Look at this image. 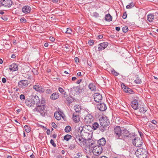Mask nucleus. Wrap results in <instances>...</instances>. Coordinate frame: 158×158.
<instances>
[{
    "label": "nucleus",
    "instance_id": "nucleus-48",
    "mask_svg": "<svg viewBox=\"0 0 158 158\" xmlns=\"http://www.w3.org/2000/svg\"><path fill=\"white\" fill-rule=\"evenodd\" d=\"M89 44L90 45H92L94 44V42L92 40H90L89 41Z\"/></svg>",
    "mask_w": 158,
    "mask_h": 158
},
{
    "label": "nucleus",
    "instance_id": "nucleus-24",
    "mask_svg": "<svg viewBox=\"0 0 158 158\" xmlns=\"http://www.w3.org/2000/svg\"><path fill=\"white\" fill-rule=\"evenodd\" d=\"M74 109L76 112V113H79L81 110V106L79 105L75 106L74 107Z\"/></svg>",
    "mask_w": 158,
    "mask_h": 158
},
{
    "label": "nucleus",
    "instance_id": "nucleus-25",
    "mask_svg": "<svg viewBox=\"0 0 158 158\" xmlns=\"http://www.w3.org/2000/svg\"><path fill=\"white\" fill-rule=\"evenodd\" d=\"M42 105H45V99L42 98L41 101L40 100L39 103L37 104V106H42Z\"/></svg>",
    "mask_w": 158,
    "mask_h": 158
},
{
    "label": "nucleus",
    "instance_id": "nucleus-1",
    "mask_svg": "<svg viewBox=\"0 0 158 158\" xmlns=\"http://www.w3.org/2000/svg\"><path fill=\"white\" fill-rule=\"evenodd\" d=\"M99 121L100 124L99 130L102 132H104L110 124L109 120L106 118L102 117L99 119Z\"/></svg>",
    "mask_w": 158,
    "mask_h": 158
},
{
    "label": "nucleus",
    "instance_id": "nucleus-28",
    "mask_svg": "<svg viewBox=\"0 0 158 158\" xmlns=\"http://www.w3.org/2000/svg\"><path fill=\"white\" fill-rule=\"evenodd\" d=\"M123 136L128 137V136L129 131L126 129H123Z\"/></svg>",
    "mask_w": 158,
    "mask_h": 158
},
{
    "label": "nucleus",
    "instance_id": "nucleus-4",
    "mask_svg": "<svg viewBox=\"0 0 158 158\" xmlns=\"http://www.w3.org/2000/svg\"><path fill=\"white\" fill-rule=\"evenodd\" d=\"M135 153L139 158H146L147 152L146 150L141 148L138 149Z\"/></svg>",
    "mask_w": 158,
    "mask_h": 158
},
{
    "label": "nucleus",
    "instance_id": "nucleus-41",
    "mask_svg": "<svg viewBox=\"0 0 158 158\" xmlns=\"http://www.w3.org/2000/svg\"><path fill=\"white\" fill-rule=\"evenodd\" d=\"M93 16L95 18L99 17V14L96 12H94L93 13Z\"/></svg>",
    "mask_w": 158,
    "mask_h": 158
},
{
    "label": "nucleus",
    "instance_id": "nucleus-22",
    "mask_svg": "<svg viewBox=\"0 0 158 158\" xmlns=\"http://www.w3.org/2000/svg\"><path fill=\"white\" fill-rule=\"evenodd\" d=\"M148 20L149 22H152L154 18V15L152 14H149L148 15Z\"/></svg>",
    "mask_w": 158,
    "mask_h": 158
},
{
    "label": "nucleus",
    "instance_id": "nucleus-34",
    "mask_svg": "<svg viewBox=\"0 0 158 158\" xmlns=\"http://www.w3.org/2000/svg\"><path fill=\"white\" fill-rule=\"evenodd\" d=\"M89 89L91 91H93L95 89V86H94L92 83H91L89 85Z\"/></svg>",
    "mask_w": 158,
    "mask_h": 158
},
{
    "label": "nucleus",
    "instance_id": "nucleus-44",
    "mask_svg": "<svg viewBox=\"0 0 158 158\" xmlns=\"http://www.w3.org/2000/svg\"><path fill=\"white\" fill-rule=\"evenodd\" d=\"M127 93H128L130 94H132L134 93V91L130 88H128L127 89Z\"/></svg>",
    "mask_w": 158,
    "mask_h": 158
},
{
    "label": "nucleus",
    "instance_id": "nucleus-27",
    "mask_svg": "<svg viewBox=\"0 0 158 158\" xmlns=\"http://www.w3.org/2000/svg\"><path fill=\"white\" fill-rule=\"evenodd\" d=\"M112 17L110 14H107L106 15L105 17V19L107 21H110L112 20Z\"/></svg>",
    "mask_w": 158,
    "mask_h": 158
},
{
    "label": "nucleus",
    "instance_id": "nucleus-63",
    "mask_svg": "<svg viewBox=\"0 0 158 158\" xmlns=\"http://www.w3.org/2000/svg\"><path fill=\"white\" fill-rule=\"evenodd\" d=\"M87 64H88V65L89 66H90V67H91V66H92V63L90 62H87Z\"/></svg>",
    "mask_w": 158,
    "mask_h": 158
},
{
    "label": "nucleus",
    "instance_id": "nucleus-59",
    "mask_svg": "<svg viewBox=\"0 0 158 158\" xmlns=\"http://www.w3.org/2000/svg\"><path fill=\"white\" fill-rule=\"evenodd\" d=\"M152 122L154 124H156L157 123V122L155 120H152Z\"/></svg>",
    "mask_w": 158,
    "mask_h": 158
},
{
    "label": "nucleus",
    "instance_id": "nucleus-53",
    "mask_svg": "<svg viewBox=\"0 0 158 158\" xmlns=\"http://www.w3.org/2000/svg\"><path fill=\"white\" fill-rule=\"evenodd\" d=\"M70 92H73V91L75 90V87H73L72 88H70Z\"/></svg>",
    "mask_w": 158,
    "mask_h": 158
},
{
    "label": "nucleus",
    "instance_id": "nucleus-7",
    "mask_svg": "<svg viewBox=\"0 0 158 158\" xmlns=\"http://www.w3.org/2000/svg\"><path fill=\"white\" fill-rule=\"evenodd\" d=\"M142 143L141 139L138 137L135 138L133 142V144L137 147H139L141 146Z\"/></svg>",
    "mask_w": 158,
    "mask_h": 158
},
{
    "label": "nucleus",
    "instance_id": "nucleus-26",
    "mask_svg": "<svg viewBox=\"0 0 158 158\" xmlns=\"http://www.w3.org/2000/svg\"><path fill=\"white\" fill-rule=\"evenodd\" d=\"M93 129L94 130H96L98 128H99V127L100 126L99 125V124L97 122L94 123L92 125Z\"/></svg>",
    "mask_w": 158,
    "mask_h": 158
},
{
    "label": "nucleus",
    "instance_id": "nucleus-54",
    "mask_svg": "<svg viewBox=\"0 0 158 158\" xmlns=\"http://www.w3.org/2000/svg\"><path fill=\"white\" fill-rule=\"evenodd\" d=\"M51 92V90L50 89H47L46 90V93L47 94H50Z\"/></svg>",
    "mask_w": 158,
    "mask_h": 158
},
{
    "label": "nucleus",
    "instance_id": "nucleus-5",
    "mask_svg": "<svg viewBox=\"0 0 158 158\" xmlns=\"http://www.w3.org/2000/svg\"><path fill=\"white\" fill-rule=\"evenodd\" d=\"M114 135L119 139H121L120 137H122L123 135V130L119 126L116 127L114 129Z\"/></svg>",
    "mask_w": 158,
    "mask_h": 158
},
{
    "label": "nucleus",
    "instance_id": "nucleus-18",
    "mask_svg": "<svg viewBox=\"0 0 158 158\" xmlns=\"http://www.w3.org/2000/svg\"><path fill=\"white\" fill-rule=\"evenodd\" d=\"M9 68L10 70L14 71L18 70V66L16 64L13 63L10 66Z\"/></svg>",
    "mask_w": 158,
    "mask_h": 158
},
{
    "label": "nucleus",
    "instance_id": "nucleus-13",
    "mask_svg": "<svg viewBox=\"0 0 158 158\" xmlns=\"http://www.w3.org/2000/svg\"><path fill=\"white\" fill-rule=\"evenodd\" d=\"M97 108L102 111H105L107 109L106 105L104 103H101L97 105Z\"/></svg>",
    "mask_w": 158,
    "mask_h": 158
},
{
    "label": "nucleus",
    "instance_id": "nucleus-40",
    "mask_svg": "<svg viewBox=\"0 0 158 158\" xmlns=\"http://www.w3.org/2000/svg\"><path fill=\"white\" fill-rule=\"evenodd\" d=\"M69 148L70 149L73 150L76 148V145L74 143L71 144Z\"/></svg>",
    "mask_w": 158,
    "mask_h": 158
},
{
    "label": "nucleus",
    "instance_id": "nucleus-17",
    "mask_svg": "<svg viewBox=\"0 0 158 158\" xmlns=\"http://www.w3.org/2000/svg\"><path fill=\"white\" fill-rule=\"evenodd\" d=\"M73 116V120L75 123H77L80 121V118L78 114L76 113H74Z\"/></svg>",
    "mask_w": 158,
    "mask_h": 158
},
{
    "label": "nucleus",
    "instance_id": "nucleus-51",
    "mask_svg": "<svg viewBox=\"0 0 158 158\" xmlns=\"http://www.w3.org/2000/svg\"><path fill=\"white\" fill-rule=\"evenodd\" d=\"M52 126L54 128H56L57 127V125L54 122H52Z\"/></svg>",
    "mask_w": 158,
    "mask_h": 158
},
{
    "label": "nucleus",
    "instance_id": "nucleus-52",
    "mask_svg": "<svg viewBox=\"0 0 158 158\" xmlns=\"http://www.w3.org/2000/svg\"><path fill=\"white\" fill-rule=\"evenodd\" d=\"M103 49V47L100 45V46L98 47V50L100 51L102 50Z\"/></svg>",
    "mask_w": 158,
    "mask_h": 158
},
{
    "label": "nucleus",
    "instance_id": "nucleus-39",
    "mask_svg": "<svg viewBox=\"0 0 158 158\" xmlns=\"http://www.w3.org/2000/svg\"><path fill=\"white\" fill-rule=\"evenodd\" d=\"M134 82L136 84H139L141 83V81L139 78L137 77L136 79L134 81Z\"/></svg>",
    "mask_w": 158,
    "mask_h": 158
},
{
    "label": "nucleus",
    "instance_id": "nucleus-33",
    "mask_svg": "<svg viewBox=\"0 0 158 158\" xmlns=\"http://www.w3.org/2000/svg\"><path fill=\"white\" fill-rule=\"evenodd\" d=\"M71 127L69 126H67L65 128V131L66 132H69L71 130Z\"/></svg>",
    "mask_w": 158,
    "mask_h": 158
},
{
    "label": "nucleus",
    "instance_id": "nucleus-35",
    "mask_svg": "<svg viewBox=\"0 0 158 158\" xmlns=\"http://www.w3.org/2000/svg\"><path fill=\"white\" fill-rule=\"evenodd\" d=\"M134 6V3L133 2H131L129 5H127L126 7L127 9H130Z\"/></svg>",
    "mask_w": 158,
    "mask_h": 158
},
{
    "label": "nucleus",
    "instance_id": "nucleus-19",
    "mask_svg": "<svg viewBox=\"0 0 158 158\" xmlns=\"http://www.w3.org/2000/svg\"><path fill=\"white\" fill-rule=\"evenodd\" d=\"M98 143L99 145L100 146H104L106 143L105 139L102 138L98 141Z\"/></svg>",
    "mask_w": 158,
    "mask_h": 158
},
{
    "label": "nucleus",
    "instance_id": "nucleus-50",
    "mask_svg": "<svg viewBox=\"0 0 158 158\" xmlns=\"http://www.w3.org/2000/svg\"><path fill=\"white\" fill-rule=\"evenodd\" d=\"M123 18L125 19H126L127 17V14L126 13V12H125L123 16Z\"/></svg>",
    "mask_w": 158,
    "mask_h": 158
},
{
    "label": "nucleus",
    "instance_id": "nucleus-46",
    "mask_svg": "<svg viewBox=\"0 0 158 158\" xmlns=\"http://www.w3.org/2000/svg\"><path fill=\"white\" fill-rule=\"evenodd\" d=\"M20 99L23 100H24L25 99V96L23 94H21L20 97Z\"/></svg>",
    "mask_w": 158,
    "mask_h": 158
},
{
    "label": "nucleus",
    "instance_id": "nucleus-20",
    "mask_svg": "<svg viewBox=\"0 0 158 158\" xmlns=\"http://www.w3.org/2000/svg\"><path fill=\"white\" fill-rule=\"evenodd\" d=\"M25 103L27 106L32 109L35 107V104L33 102H32L30 101H26L25 102Z\"/></svg>",
    "mask_w": 158,
    "mask_h": 158
},
{
    "label": "nucleus",
    "instance_id": "nucleus-31",
    "mask_svg": "<svg viewBox=\"0 0 158 158\" xmlns=\"http://www.w3.org/2000/svg\"><path fill=\"white\" fill-rule=\"evenodd\" d=\"M71 138V136L69 135H65L64 137V139L65 140L68 141Z\"/></svg>",
    "mask_w": 158,
    "mask_h": 158
},
{
    "label": "nucleus",
    "instance_id": "nucleus-37",
    "mask_svg": "<svg viewBox=\"0 0 158 158\" xmlns=\"http://www.w3.org/2000/svg\"><path fill=\"white\" fill-rule=\"evenodd\" d=\"M139 110L140 112L144 113L147 110L144 107H142L140 108Z\"/></svg>",
    "mask_w": 158,
    "mask_h": 158
},
{
    "label": "nucleus",
    "instance_id": "nucleus-15",
    "mask_svg": "<svg viewBox=\"0 0 158 158\" xmlns=\"http://www.w3.org/2000/svg\"><path fill=\"white\" fill-rule=\"evenodd\" d=\"M131 106L135 110H137L138 108V101L135 99L131 102Z\"/></svg>",
    "mask_w": 158,
    "mask_h": 158
},
{
    "label": "nucleus",
    "instance_id": "nucleus-3",
    "mask_svg": "<svg viewBox=\"0 0 158 158\" xmlns=\"http://www.w3.org/2000/svg\"><path fill=\"white\" fill-rule=\"evenodd\" d=\"M73 138L76 143L81 146L84 145L85 143V140L78 134H75Z\"/></svg>",
    "mask_w": 158,
    "mask_h": 158
},
{
    "label": "nucleus",
    "instance_id": "nucleus-55",
    "mask_svg": "<svg viewBox=\"0 0 158 158\" xmlns=\"http://www.w3.org/2000/svg\"><path fill=\"white\" fill-rule=\"evenodd\" d=\"M76 63L78 62H79V59L77 57H76L74 59Z\"/></svg>",
    "mask_w": 158,
    "mask_h": 158
},
{
    "label": "nucleus",
    "instance_id": "nucleus-56",
    "mask_svg": "<svg viewBox=\"0 0 158 158\" xmlns=\"http://www.w3.org/2000/svg\"><path fill=\"white\" fill-rule=\"evenodd\" d=\"M2 82L3 83H5L6 82V80L5 78H3L2 79Z\"/></svg>",
    "mask_w": 158,
    "mask_h": 158
},
{
    "label": "nucleus",
    "instance_id": "nucleus-61",
    "mask_svg": "<svg viewBox=\"0 0 158 158\" xmlns=\"http://www.w3.org/2000/svg\"><path fill=\"white\" fill-rule=\"evenodd\" d=\"M77 78L76 77H73L72 78V80L73 81H75V80H76V79Z\"/></svg>",
    "mask_w": 158,
    "mask_h": 158
},
{
    "label": "nucleus",
    "instance_id": "nucleus-47",
    "mask_svg": "<svg viewBox=\"0 0 158 158\" xmlns=\"http://www.w3.org/2000/svg\"><path fill=\"white\" fill-rule=\"evenodd\" d=\"M58 90L61 93L63 94L64 91L63 89L61 87H59L58 88Z\"/></svg>",
    "mask_w": 158,
    "mask_h": 158
},
{
    "label": "nucleus",
    "instance_id": "nucleus-21",
    "mask_svg": "<svg viewBox=\"0 0 158 158\" xmlns=\"http://www.w3.org/2000/svg\"><path fill=\"white\" fill-rule=\"evenodd\" d=\"M54 116L55 118L58 120H60L61 117H63L61 114L58 112H55L54 113Z\"/></svg>",
    "mask_w": 158,
    "mask_h": 158
},
{
    "label": "nucleus",
    "instance_id": "nucleus-62",
    "mask_svg": "<svg viewBox=\"0 0 158 158\" xmlns=\"http://www.w3.org/2000/svg\"><path fill=\"white\" fill-rule=\"evenodd\" d=\"M81 72H79L77 73V75L78 76H81Z\"/></svg>",
    "mask_w": 158,
    "mask_h": 158
},
{
    "label": "nucleus",
    "instance_id": "nucleus-38",
    "mask_svg": "<svg viewBox=\"0 0 158 158\" xmlns=\"http://www.w3.org/2000/svg\"><path fill=\"white\" fill-rule=\"evenodd\" d=\"M64 46V48H65L66 51H68L69 50V49L71 48V46L68 45H65Z\"/></svg>",
    "mask_w": 158,
    "mask_h": 158
},
{
    "label": "nucleus",
    "instance_id": "nucleus-58",
    "mask_svg": "<svg viewBox=\"0 0 158 158\" xmlns=\"http://www.w3.org/2000/svg\"><path fill=\"white\" fill-rule=\"evenodd\" d=\"M81 81H82V80L81 79L78 80L77 82V84H79L80 83V82H81Z\"/></svg>",
    "mask_w": 158,
    "mask_h": 158
},
{
    "label": "nucleus",
    "instance_id": "nucleus-45",
    "mask_svg": "<svg viewBox=\"0 0 158 158\" xmlns=\"http://www.w3.org/2000/svg\"><path fill=\"white\" fill-rule=\"evenodd\" d=\"M50 143L54 146L55 147L56 146V144L54 142L53 140L51 139L50 140Z\"/></svg>",
    "mask_w": 158,
    "mask_h": 158
},
{
    "label": "nucleus",
    "instance_id": "nucleus-6",
    "mask_svg": "<svg viewBox=\"0 0 158 158\" xmlns=\"http://www.w3.org/2000/svg\"><path fill=\"white\" fill-rule=\"evenodd\" d=\"M102 149L101 146H96L94 148L93 152L95 155L98 156L102 153Z\"/></svg>",
    "mask_w": 158,
    "mask_h": 158
},
{
    "label": "nucleus",
    "instance_id": "nucleus-10",
    "mask_svg": "<svg viewBox=\"0 0 158 158\" xmlns=\"http://www.w3.org/2000/svg\"><path fill=\"white\" fill-rule=\"evenodd\" d=\"M94 120L93 116L90 114L86 116L84 118L85 122L86 124H89L92 122Z\"/></svg>",
    "mask_w": 158,
    "mask_h": 158
},
{
    "label": "nucleus",
    "instance_id": "nucleus-14",
    "mask_svg": "<svg viewBox=\"0 0 158 158\" xmlns=\"http://www.w3.org/2000/svg\"><path fill=\"white\" fill-rule=\"evenodd\" d=\"M31 100L36 105L37 104L39 103L40 102V98L38 96L36 95H33L31 97Z\"/></svg>",
    "mask_w": 158,
    "mask_h": 158
},
{
    "label": "nucleus",
    "instance_id": "nucleus-8",
    "mask_svg": "<svg viewBox=\"0 0 158 158\" xmlns=\"http://www.w3.org/2000/svg\"><path fill=\"white\" fill-rule=\"evenodd\" d=\"M0 2L2 6L7 7H10L12 3L10 0H2Z\"/></svg>",
    "mask_w": 158,
    "mask_h": 158
},
{
    "label": "nucleus",
    "instance_id": "nucleus-64",
    "mask_svg": "<svg viewBox=\"0 0 158 158\" xmlns=\"http://www.w3.org/2000/svg\"><path fill=\"white\" fill-rule=\"evenodd\" d=\"M98 37L99 39H102V38L103 36L102 35H98Z\"/></svg>",
    "mask_w": 158,
    "mask_h": 158
},
{
    "label": "nucleus",
    "instance_id": "nucleus-60",
    "mask_svg": "<svg viewBox=\"0 0 158 158\" xmlns=\"http://www.w3.org/2000/svg\"><path fill=\"white\" fill-rule=\"evenodd\" d=\"M115 29L117 31H119L120 30V28L119 27H116Z\"/></svg>",
    "mask_w": 158,
    "mask_h": 158
},
{
    "label": "nucleus",
    "instance_id": "nucleus-11",
    "mask_svg": "<svg viewBox=\"0 0 158 158\" xmlns=\"http://www.w3.org/2000/svg\"><path fill=\"white\" fill-rule=\"evenodd\" d=\"M29 82L28 81L25 80L20 81L18 83L19 86V87L25 88L28 85Z\"/></svg>",
    "mask_w": 158,
    "mask_h": 158
},
{
    "label": "nucleus",
    "instance_id": "nucleus-9",
    "mask_svg": "<svg viewBox=\"0 0 158 158\" xmlns=\"http://www.w3.org/2000/svg\"><path fill=\"white\" fill-rule=\"evenodd\" d=\"M94 101L97 102H101L102 98V95L100 94L97 93L94 94Z\"/></svg>",
    "mask_w": 158,
    "mask_h": 158
},
{
    "label": "nucleus",
    "instance_id": "nucleus-49",
    "mask_svg": "<svg viewBox=\"0 0 158 158\" xmlns=\"http://www.w3.org/2000/svg\"><path fill=\"white\" fill-rule=\"evenodd\" d=\"M20 21L22 22L25 23L26 22V20L24 18H23L20 19Z\"/></svg>",
    "mask_w": 158,
    "mask_h": 158
},
{
    "label": "nucleus",
    "instance_id": "nucleus-42",
    "mask_svg": "<svg viewBox=\"0 0 158 158\" xmlns=\"http://www.w3.org/2000/svg\"><path fill=\"white\" fill-rule=\"evenodd\" d=\"M72 32V31L71 29L69 28H67V29L66 31L65 32L66 33V34H71Z\"/></svg>",
    "mask_w": 158,
    "mask_h": 158
},
{
    "label": "nucleus",
    "instance_id": "nucleus-16",
    "mask_svg": "<svg viewBox=\"0 0 158 158\" xmlns=\"http://www.w3.org/2000/svg\"><path fill=\"white\" fill-rule=\"evenodd\" d=\"M31 10V8L28 6H24L22 9L23 12L25 14L30 13Z\"/></svg>",
    "mask_w": 158,
    "mask_h": 158
},
{
    "label": "nucleus",
    "instance_id": "nucleus-23",
    "mask_svg": "<svg viewBox=\"0 0 158 158\" xmlns=\"http://www.w3.org/2000/svg\"><path fill=\"white\" fill-rule=\"evenodd\" d=\"M59 97L58 93H53L51 96L50 98L52 100H56Z\"/></svg>",
    "mask_w": 158,
    "mask_h": 158
},
{
    "label": "nucleus",
    "instance_id": "nucleus-36",
    "mask_svg": "<svg viewBox=\"0 0 158 158\" xmlns=\"http://www.w3.org/2000/svg\"><path fill=\"white\" fill-rule=\"evenodd\" d=\"M111 73L112 74L115 76H117L119 74V73H118L116 72L115 71L114 69H112L111 70Z\"/></svg>",
    "mask_w": 158,
    "mask_h": 158
},
{
    "label": "nucleus",
    "instance_id": "nucleus-30",
    "mask_svg": "<svg viewBox=\"0 0 158 158\" xmlns=\"http://www.w3.org/2000/svg\"><path fill=\"white\" fill-rule=\"evenodd\" d=\"M121 87L124 90V91L127 93L128 90L127 89L128 88V87L126 86L123 83H122L121 84Z\"/></svg>",
    "mask_w": 158,
    "mask_h": 158
},
{
    "label": "nucleus",
    "instance_id": "nucleus-32",
    "mask_svg": "<svg viewBox=\"0 0 158 158\" xmlns=\"http://www.w3.org/2000/svg\"><path fill=\"white\" fill-rule=\"evenodd\" d=\"M24 128L25 131L27 133L31 131L30 128L28 127L27 125L25 126L24 127Z\"/></svg>",
    "mask_w": 158,
    "mask_h": 158
},
{
    "label": "nucleus",
    "instance_id": "nucleus-29",
    "mask_svg": "<svg viewBox=\"0 0 158 158\" xmlns=\"http://www.w3.org/2000/svg\"><path fill=\"white\" fill-rule=\"evenodd\" d=\"M100 45L103 47V49H105L108 46V43L106 42H104L100 44Z\"/></svg>",
    "mask_w": 158,
    "mask_h": 158
},
{
    "label": "nucleus",
    "instance_id": "nucleus-12",
    "mask_svg": "<svg viewBox=\"0 0 158 158\" xmlns=\"http://www.w3.org/2000/svg\"><path fill=\"white\" fill-rule=\"evenodd\" d=\"M33 88L36 91L40 93H43L45 91L44 88L42 86L38 84L34 85Z\"/></svg>",
    "mask_w": 158,
    "mask_h": 158
},
{
    "label": "nucleus",
    "instance_id": "nucleus-2",
    "mask_svg": "<svg viewBox=\"0 0 158 158\" xmlns=\"http://www.w3.org/2000/svg\"><path fill=\"white\" fill-rule=\"evenodd\" d=\"M45 105H42V106H37L33 110L34 112L38 111L40 114L42 116H44L47 113V110L45 109Z\"/></svg>",
    "mask_w": 158,
    "mask_h": 158
},
{
    "label": "nucleus",
    "instance_id": "nucleus-57",
    "mask_svg": "<svg viewBox=\"0 0 158 158\" xmlns=\"http://www.w3.org/2000/svg\"><path fill=\"white\" fill-rule=\"evenodd\" d=\"M50 40L52 41V42H53V41H54V40H55V39L52 37H50Z\"/></svg>",
    "mask_w": 158,
    "mask_h": 158
},
{
    "label": "nucleus",
    "instance_id": "nucleus-43",
    "mask_svg": "<svg viewBox=\"0 0 158 158\" xmlns=\"http://www.w3.org/2000/svg\"><path fill=\"white\" fill-rule=\"evenodd\" d=\"M122 30L124 32H127L128 30V28L127 27H124L122 28Z\"/></svg>",
    "mask_w": 158,
    "mask_h": 158
}]
</instances>
